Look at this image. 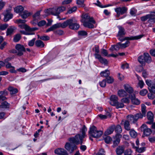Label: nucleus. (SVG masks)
I'll list each match as a JSON object with an SVG mask.
<instances>
[{"mask_svg": "<svg viewBox=\"0 0 155 155\" xmlns=\"http://www.w3.org/2000/svg\"><path fill=\"white\" fill-rule=\"evenodd\" d=\"M141 130L143 132L144 134L146 136H149L152 133L151 130L147 128L145 124H143L141 126Z\"/></svg>", "mask_w": 155, "mask_h": 155, "instance_id": "14", "label": "nucleus"}, {"mask_svg": "<svg viewBox=\"0 0 155 155\" xmlns=\"http://www.w3.org/2000/svg\"><path fill=\"white\" fill-rule=\"evenodd\" d=\"M117 27L119 31L117 36L118 37V39L120 41H123L125 40H137L141 38L143 36V35H140L134 36L127 37L124 38V36L126 34L125 29L121 26H118Z\"/></svg>", "mask_w": 155, "mask_h": 155, "instance_id": "3", "label": "nucleus"}, {"mask_svg": "<svg viewBox=\"0 0 155 155\" xmlns=\"http://www.w3.org/2000/svg\"><path fill=\"white\" fill-rule=\"evenodd\" d=\"M35 40L36 38H34L31 40L29 41L28 43V45L30 46H33L34 44Z\"/></svg>", "mask_w": 155, "mask_h": 155, "instance_id": "57", "label": "nucleus"}, {"mask_svg": "<svg viewBox=\"0 0 155 155\" xmlns=\"http://www.w3.org/2000/svg\"><path fill=\"white\" fill-rule=\"evenodd\" d=\"M124 104L122 102H119L118 101L115 105H114V106H115L116 108L118 109L120 108H122L124 107Z\"/></svg>", "mask_w": 155, "mask_h": 155, "instance_id": "42", "label": "nucleus"}, {"mask_svg": "<svg viewBox=\"0 0 155 155\" xmlns=\"http://www.w3.org/2000/svg\"><path fill=\"white\" fill-rule=\"evenodd\" d=\"M12 10L11 7L8 9H7L4 13V20L5 21H7L10 19H12L13 16V15L11 13Z\"/></svg>", "mask_w": 155, "mask_h": 155, "instance_id": "11", "label": "nucleus"}, {"mask_svg": "<svg viewBox=\"0 0 155 155\" xmlns=\"http://www.w3.org/2000/svg\"><path fill=\"white\" fill-rule=\"evenodd\" d=\"M20 32L25 35H32L34 34V33H29L26 31H25L23 30H21L20 31Z\"/></svg>", "mask_w": 155, "mask_h": 155, "instance_id": "64", "label": "nucleus"}, {"mask_svg": "<svg viewBox=\"0 0 155 155\" xmlns=\"http://www.w3.org/2000/svg\"><path fill=\"white\" fill-rule=\"evenodd\" d=\"M26 21L25 20L19 19L17 20L15 22L18 24L21 23L22 24L25 23Z\"/></svg>", "mask_w": 155, "mask_h": 155, "instance_id": "62", "label": "nucleus"}, {"mask_svg": "<svg viewBox=\"0 0 155 155\" xmlns=\"http://www.w3.org/2000/svg\"><path fill=\"white\" fill-rule=\"evenodd\" d=\"M127 8L126 7H119L114 9L115 12L117 13V16L119 17L120 15H123L127 13Z\"/></svg>", "mask_w": 155, "mask_h": 155, "instance_id": "9", "label": "nucleus"}, {"mask_svg": "<svg viewBox=\"0 0 155 155\" xmlns=\"http://www.w3.org/2000/svg\"><path fill=\"white\" fill-rule=\"evenodd\" d=\"M94 4H95L96 5H97L101 8H105V7H107L108 6H113V5H113V4H108L107 5L102 6L101 5V4L99 2V1H97V2L96 3H94Z\"/></svg>", "mask_w": 155, "mask_h": 155, "instance_id": "41", "label": "nucleus"}, {"mask_svg": "<svg viewBox=\"0 0 155 155\" xmlns=\"http://www.w3.org/2000/svg\"><path fill=\"white\" fill-rule=\"evenodd\" d=\"M76 3L79 7H84L85 5L84 1H77Z\"/></svg>", "mask_w": 155, "mask_h": 155, "instance_id": "47", "label": "nucleus"}, {"mask_svg": "<svg viewBox=\"0 0 155 155\" xmlns=\"http://www.w3.org/2000/svg\"><path fill=\"white\" fill-rule=\"evenodd\" d=\"M138 93V91H135L132 94H130L129 96L131 100L132 103L134 104L139 105L140 103V101L137 98H136L135 94H137Z\"/></svg>", "mask_w": 155, "mask_h": 155, "instance_id": "10", "label": "nucleus"}, {"mask_svg": "<svg viewBox=\"0 0 155 155\" xmlns=\"http://www.w3.org/2000/svg\"><path fill=\"white\" fill-rule=\"evenodd\" d=\"M104 140L106 143H109L111 141L112 138L110 136H108L104 138Z\"/></svg>", "mask_w": 155, "mask_h": 155, "instance_id": "46", "label": "nucleus"}, {"mask_svg": "<svg viewBox=\"0 0 155 155\" xmlns=\"http://www.w3.org/2000/svg\"><path fill=\"white\" fill-rule=\"evenodd\" d=\"M35 45L37 47L40 48H43L45 46L43 42L40 40L36 41L35 42Z\"/></svg>", "mask_w": 155, "mask_h": 155, "instance_id": "28", "label": "nucleus"}, {"mask_svg": "<svg viewBox=\"0 0 155 155\" xmlns=\"http://www.w3.org/2000/svg\"><path fill=\"white\" fill-rule=\"evenodd\" d=\"M130 43V42L127 41L125 43L121 44L120 42L118 43V44L120 45L121 48H125L128 47Z\"/></svg>", "mask_w": 155, "mask_h": 155, "instance_id": "38", "label": "nucleus"}, {"mask_svg": "<svg viewBox=\"0 0 155 155\" xmlns=\"http://www.w3.org/2000/svg\"><path fill=\"white\" fill-rule=\"evenodd\" d=\"M122 137V135L120 134H117L114 137V140L113 141V147H115L117 146L120 143V138Z\"/></svg>", "mask_w": 155, "mask_h": 155, "instance_id": "15", "label": "nucleus"}, {"mask_svg": "<svg viewBox=\"0 0 155 155\" xmlns=\"http://www.w3.org/2000/svg\"><path fill=\"white\" fill-rule=\"evenodd\" d=\"M15 29V27L11 26L8 28L7 31V35H11L14 32V30Z\"/></svg>", "mask_w": 155, "mask_h": 155, "instance_id": "32", "label": "nucleus"}, {"mask_svg": "<svg viewBox=\"0 0 155 155\" xmlns=\"http://www.w3.org/2000/svg\"><path fill=\"white\" fill-rule=\"evenodd\" d=\"M141 20L143 21H145L149 19L148 21H150L152 20L154 21H155V18H151V15L149 14L147 15L144 16H142L140 18Z\"/></svg>", "mask_w": 155, "mask_h": 155, "instance_id": "26", "label": "nucleus"}, {"mask_svg": "<svg viewBox=\"0 0 155 155\" xmlns=\"http://www.w3.org/2000/svg\"><path fill=\"white\" fill-rule=\"evenodd\" d=\"M148 93L147 90L145 89L141 90L139 92L141 96H144L145 95Z\"/></svg>", "mask_w": 155, "mask_h": 155, "instance_id": "45", "label": "nucleus"}, {"mask_svg": "<svg viewBox=\"0 0 155 155\" xmlns=\"http://www.w3.org/2000/svg\"><path fill=\"white\" fill-rule=\"evenodd\" d=\"M118 98L116 95H111L110 97V104L114 106L118 101Z\"/></svg>", "mask_w": 155, "mask_h": 155, "instance_id": "19", "label": "nucleus"}, {"mask_svg": "<svg viewBox=\"0 0 155 155\" xmlns=\"http://www.w3.org/2000/svg\"><path fill=\"white\" fill-rule=\"evenodd\" d=\"M117 94L120 97H126L128 95L127 93L124 89L119 90L117 91Z\"/></svg>", "mask_w": 155, "mask_h": 155, "instance_id": "24", "label": "nucleus"}, {"mask_svg": "<svg viewBox=\"0 0 155 155\" xmlns=\"http://www.w3.org/2000/svg\"><path fill=\"white\" fill-rule=\"evenodd\" d=\"M106 80L104 79L99 82L100 85L102 87H104L106 85Z\"/></svg>", "mask_w": 155, "mask_h": 155, "instance_id": "55", "label": "nucleus"}, {"mask_svg": "<svg viewBox=\"0 0 155 155\" xmlns=\"http://www.w3.org/2000/svg\"><path fill=\"white\" fill-rule=\"evenodd\" d=\"M17 51V55L20 56L23 55L24 52L26 51V49L23 45L20 44H17L15 46Z\"/></svg>", "mask_w": 155, "mask_h": 155, "instance_id": "8", "label": "nucleus"}, {"mask_svg": "<svg viewBox=\"0 0 155 155\" xmlns=\"http://www.w3.org/2000/svg\"><path fill=\"white\" fill-rule=\"evenodd\" d=\"M153 114L151 111L148 112L147 114V117L148 121L146 122V123L151 124H152L153 122Z\"/></svg>", "mask_w": 155, "mask_h": 155, "instance_id": "17", "label": "nucleus"}, {"mask_svg": "<svg viewBox=\"0 0 155 155\" xmlns=\"http://www.w3.org/2000/svg\"><path fill=\"white\" fill-rule=\"evenodd\" d=\"M68 25L70 29L73 30H78L80 27V25L72 18L67 20L62 23H59L53 25L46 30V32L53 31L60 27L65 28Z\"/></svg>", "mask_w": 155, "mask_h": 155, "instance_id": "1", "label": "nucleus"}, {"mask_svg": "<svg viewBox=\"0 0 155 155\" xmlns=\"http://www.w3.org/2000/svg\"><path fill=\"white\" fill-rule=\"evenodd\" d=\"M122 124H124V127L125 130L127 131L130 130V125L129 122L127 120H123L122 122Z\"/></svg>", "mask_w": 155, "mask_h": 155, "instance_id": "25", "label": "nucleus"}, {"mask_svg": "<svg viewBox=\"0 0 155 155\" xmlns=\"http://www.w3.org/2000/svg\"><path fill=\"white\" fill-rule=\"evenodd\" d=\"M132 151L130 149H127L124 151V155H132Z\"/></svg>", "mask_w": 155, "mask_h": 155, "instance_id": "49", "label": "nucleus"}, {"mask_svg": "<svg viewBox=\"0 0 155 155\" xmlns=\"http://www.w3.org/2000/svg\"><path fill=\"white\" fill-rule=\"evenodd\" d=\"M125 147L124 146H119L117 147L116 152L117 155H121L124 151Z\"/></svg>", "mask_w": 155, "mask_h": 155, "instance_id": "20", "label": "nucleus"}, {"mask_svg": "<svg viewBox=\"0 0 155 155\" xmlns=\"http://www.w3.org/2000/svg\"><path fill=\"white\" fill-rule=\"evenodd\" d=\"M54 153L58 155H68L67 151L62 148H58L54 150Z\"/></svg>", "mask_w": 155, "mask_h": 155, "instance_id": "16", "label": "nucleus"}, {"mask_svg": "<svg viewBox=\"0 0 155 155\" xmlns=\"http://www.w3.org/2000/svg\"><path fill=\"white\" fill-rule=\"evenodd\" d=\"M121 67L123 69H128L129 68V64L127 63L124 64H122Z\"/></svg>", "mask_w": 155, "mask_h": 155, "instance_id": "60", "label": "nucleus"}, {"mask_svg": "<svg viewBox=\"0 0 155 155\" xmlns=\"http://www.w3.org/2000/svg\"><path fill=\"white\" fill-rule=\"evenodd\" d=\"M64 148L69 152L71 153L77 149V146L75 145H71L70 143H66L65 145Z\"/></svg>", "mask_w": 155, "mask_h": 155, "instance_id": "12", "label": "nucleus"}, {"mask_svg": "<svg viewBox=\"0 0 155 155\" xmlns=\"http://www.w3.org/2000/svg\"><path fill=\"white\" fill-rule=\"evenodd\" d=\"M129 98H130L129 97H126L123 98L121 99V102H122L123 103L129 104L130 102Z\"/></svg>", "mask_w": 155, "mask_h": 155, "instance_id": "44", "label": "nucleus"}, {"mask_svg": "<svg viewBox=\"0 0 155 155\" xmlns=\"http://www.w3.org/2000/svg\"><path fill=\"white\" fill-rule=\"evenodd\" d=\"M78 34L80 36H86L87 35V33L86 31H81L78 32Z\"/></svg>", "mask_w": 155, "mask_h": 155, "instance_id": "54", "label": "nucleus"}, {"mask_svg": "<svg viewBox=\"0 0 155 155\" xmlns=\"http://www.w3.org/2000/svg\"><path fill=\"white\" fill-rule=\"evenodd\" d=\"M105 80H106V81H107V83L109 84H111L114 81L113 78L110 77L106 78Z\"/></svg>", "mask_w": 155, "mask_h": 155, "instance_id": "52", "label": "nucleus"}, {"mask_svg": "<svg viewBox=\"0 0 155 155\" xmlns=\"http://www.w3.org/2000/svg\"><path fill=\"white\" fill-rule=\"evenodd\" d=\"M95 58L98 59L102 64H106L107 63V60L102 57L100 55L96 54V58Z\"/></svg>", "mask_w": 155, "mask_h": 155, "instance_id": "23", "label": "nucleus"}, {"mask_svg": "<svg viewBox=\"0 0 155 155\" xmlns=\"http://www.w3.org/2000/svg\"><path fill=\"white\" fill-rule=\"evenodd\" d=\"M138 61L141 64H143L144 62H145V57L144 54L143 55L140 56L138 58Z\"/></svg>", "mask_w": 155, "mask_h": 155, "instance_id": "39", "label": "nucleus"}, {"mask_svg": "<svg viewBox=\"0 0 155 155\" xmlns=\"http://www.w3.org/2000/svg\"><path fill=\"white\" fill-rule=\"evenodd\" d=\"M40 11L37 12L33 16V18L37 19L39 18L40 15Z\"/></svg>", "mask_w": 155, "mask_h": 155, "instance_id": "59", "label": "nucleus"}, {"mask_svg": "<svg viewBox=\"0 0 155 155\" xmlns=\"http://www.w3.org/2000/svg\"><path fill=\"white\" fill-rule=\"evenodd\" d=\"M77 9V8L76 6L73 7V8H70L67 12V13L69 14H71L74 12L76 11Z\"/></svg>", "mask_w": 155, "mask_h": 155, "instance_id": "56", "label": "nucleus"}, {"mask_svg": "<svg viewBox=\"0 0 155 155\" xmlns=\"http://www.w3.org/2000/svg\"><path fill=\"white\" fill-rule=\"evenodd\" d=\"M127 121L130 122L134 123L135 122L134 120V115H128L127 116Z\"/></svg>", "mask_w": 155, "mask_h": 155, "instance_id": "36", "label": "nucleus"}, {"mask_svg": "<svg viewBox=\"0 0 155 155\" xmlns=\"http://www.w3.org/2000/svg\"><path fill=\"white\" fill-rule=\"evenodd\" d=\"M115 128V126L114 125L110 127L105 132L104 135L106 136L111 134L113 132Z\"/></svg>", "mask_w": 155, "mask_h": 155, "instance_id": "21", "label": "nucleus"}, {"mask_svg": "<svg viewBox=\"0 0 155 155\" xmlns=\"http://www.w3.org/2000/svg\"><path fill=\"white\" fill-rule=\"evenodd\" d=\"M137 12V10L134 8H132L130 10V14L132 16H134L136 15Z\"/></svg>", "mask_w": 155, "mask_h": 155, "instance_id": "53", "label": "nucleus"}, {"mask_svg": "<svg viewBox=\"0 0 155 155\" xmlns=\"http://www.w3.org/2000/svg\"><path fill=\"white\" fill-rule=\"evenodd\" d=\"M100 74L102 77H106L110 75V71L108 70H106L105 71L101 72Z\"/></svg>", "mask_w": 155, "mask_h": 155, "instance_id": "35", "label": "nucleus"}, {"mask_svg": "<svg viewBox=\"0 0 155 155\" xmlns=\"http://www.w3.org/2000/svg\"><path fill=\"white\" fill-rule=\"evenodd\" d=\"M49 37L46 35H43L40 37V39L44 41H47L49 39Z\"/></svg>", "mask_w": 155, "mask_h": 155, "instance_id": "58", "label": "nucleus"}, {"mask_svg": "<svg viewBox=\"0 0 155 155\" xmlns=\"http://www.w3.org/2000/svg\"><path fill=\"white\" fill-rule=\"evenodd\" d=\"M8 94V92L6 90L0 91V102L6 99L5 96Z\"/></svg>", "mask_w": 155, "mask_h": 155, "instance_id": "18", "label": "nucleus"}, {"mask_svg": "<svg viewBox=\"0 0 155 155\" xmlns=\"http://www.w3.org/2000/svg\"><path fill=\"white\" fill-rule=\"evenodd\" d=\"M138 84L140 88L142 89L144 86V83L143 80H139Z\"/></svg>", "mask_w": 155, "mask_h": 155, "instance_id": "51", "label": "nucleus"}, {"mask_svg": "<svg viewBox=\"0 0 155 155\" xmlns=\"http://www.w3.org/2000/svg\"><path fill=\"white\" fill-rule=\"evenodd\" d=\"M46 23V21L45 20H41L39 21L38 25L39 26H42L45 25Z\"/></svg>", "mask_w": 155, "mask_h": 155, "instance_id": "63", "label": "nucleus"}, {"mask_svg": "<svg viewBox=\"0 0 155 155\" xmlns=\"http://www.w3.org/2000/svg\"><path fill=\"white\" fill-rule=\"evenodd\" d=\"M114 130L115 132L117 133V134L120 133L122 132L121 127L119 125H117L116 126H115Z\"/></svg>", "mask_w": 155, "mask_h": 155, "instance_id": "40", "label": "nucleus"}, {"mask_svg": "<svg viewBox=\"0 0 155 155\" xmlns=\"http://www.w3.org/2000/svg\"><path fill=\"white\" fill-rule=\"evenodd\" d=\"M20 15L22 18L25 19L30 15L31 13L30 12H28L27 11H25L23 12H21Z\"/></svg>", "mask_w": 155, "mask_h": 155, "instance_id": "27", "label": "nucleus"}, {"mask_svg": "<svg viewBox=\"0 0 155 155\" xmlns=\"http://www.w3.org/2000/svg\"><path fill=\"white\" fill-rule=\"evenodd\" d=\"M87 129L85 125H84L81 129L80 133L77 134L74 137H70L68 140L71 143L76 145L83 144L84 139L86 136V132Z\"/></svg>", "mask_w": 155, "mask_h": 155, "instance_id": "2", "label": "nucleus"}, {"mask_svg": "<svg viewBox=\"0 0 155 155\" xmlns=\"http://www.w3.org/2000/svg\"><path fill=\"white\" fill-rule=\"evenodd\" d=\"M146 83L148 86V89L150 92L155 94V79L153 81L146 80Z\"/></svg>", "mask_w": 155, "mask_h": 155, "instance_id": "7", "label": "nucleus"}, {"mask_svg": "<svg viewBox=\"0 0 155 155\" xmlns=\"http://www.w3.org/2000/svg\"><path fill=\"white\" fill-rule=\"evenodd\" d=\"M18 26L21 29H25L27 31H32L36 30L38 28H30L29 26L25 23L19 25Z\"/></svg>", "mask_w": 155, "mask_h": 155, "instance_id": "13", "label": "nucleus"}, {"mask_svg": "<svg viewBox=\"0 0 155 155\" xmlns=\"http://www.w3.org/2000/svg\"><path fill=\"white\" fill-rule=\"evenodd\" d=\"M24 10V8L21 6H18L14 8L15 12L16 13H19L20 14Z\"/></svg>", "mask_w": 155, "mask_h": 155, "instance_id": "29", "label": "nucleus"}, {"mask_svg": "<svg viewBox=\"0 0 155 155\" xmlns=\"http://www.w3.org/2000/svg\"><path fill=\"white\" fill-rule=\"evenodd\" d=\"M124 88L126 92H128L130 94L134 92L133 88L128 84H125L124 85Z\"/></svg>", "mask_w": 155, "mask_h": 155, "instance_id": "22", "label": "nucleus"}, {"mask_svg": "<svg viewBox=\"0 0 155 155\" xmlns=\"http://www.w3.org/2000/svg\"><path fill=\"white\" fill-rule=\"evenodd\" d=\"M8 90L10 92L11 94H16L18 92V90L17 88H15L11 86L8 87Z\"/></svg>", "mask_w": 155, "mask_h": 155, "instance_id": "34", "label": "nucleus"}, {"mask_svg": "<svg viewBox=\"0 0 155 155\" xmlns=\"http://www.w3.org/2000/svg\"><path fill=\"white\" fill-rule=\"evenodd\" d=\"M129 131V134L130 136L132 138H135L137 135V132L133 129H130Z\"/></svg>", "mask_w": 155, "mask_h": 155, "instance_id": "33", "label": "nucleus"}, {"mask_svg": "<svg viewBox=\"0 0 155 155\" xmlns=\"http://www.w3.org/2000/svg\"><path fill=\"white\" fill-rule=\"evenodd\" d=\"M146 107L145 105L144 104H141V111L142 112V115L143 116H145L146 113Z\"/></svg>", "mask_w": 155, "mask_h": 155, "instance_id": "43", "label": "nucleus"}, {"mask_svg": "<svg viewBox=\"0 0 155 155\" xmlns=\"http://www.w3.org/2000/svg\"><path fill=\"white\" fill-rule=\"evenodd\" d=\"M95 53L94 54V56L95 58H96V54L100 55L99 54H98L99 52V46H96L95 47Z\"/></svg>", "mask_w": 155, "mask_h": 155, "instance_id": "61", "label": "nucleus"}, {"mask_svg": "<svg viewBox=\"0 0 155 155\" xmlns=\"http://www.w3.org/2000/svg\"><path fill=\"white\" fill-rule=\"evenodd\" d=\"M8 26V25L7 24H2L0 25V29L4 30Z\"/></svg>", "mask_w": 155, "mask_h": 155, "instance_id": "50", "label": "nucleus"}, {"mask_svg": "<svg viewBox=\"0 0 155 155\" xmlns=\"http://www.w3.org/2000/svg\"><path fill=\"white\" fill-rule=\"evenodd\" d=\"M145 57V61L148 63H150L151 61V58L149 54L147 53H144Z\"/></svg>", "mask_w": 155, "mask_h": 155, "instance_id": "30", "label": "nucleus"}, {"mask_svg": "<svg viewBox=\"0 0 155 155\" xmlns=\"http://www.w3.org/2000/svg\"><path fill=\"white\" fill-rule=\"evenodd\" d=\"M65 9L64 6L59 7L57 8H53L51 9L47 10L46 12H49L53 15L58 16L59 14Z\"/></svg>", "mask_w": 155, "mask_h": 155, "instance_id": "6", "label": "nucleus"}, {"mask_svg": "<svg viewBox=\"0 0 155 155\" xmlns=\"http://www.w3.org/2000/svg\"><path fill=\"white\" fill-rule=\"evenodd\" d=\"M136 151L139 153L143 152L145 150V147H144L140 148H139L138 147H136Z\"/></svg>", "mask_w": 155, "mask_h": 155, "instance_id": "48", "label": "nucleus"}, {"mask_svg": "<svg viewBox=\"0 0 155 155\" xmlns=\"http://www.w3.org/2000/svg\"><path fill=\"white\" fill-rule=\"evenodd\" d=\"M103 133V131L97 130L94 126H92L90 128L89 131V135L94 138H99L101 137Z\"/></svg>", "mask_w": 155, "mask_h": 155, "instance_id": "5", "label": "nucleus"}, {"mask_svg": "<svg viewBox=\"0 0 155 155\" xmlns=\"http://www.w3.org/2000/svg\"><path fill=\"white\" fill-rule=\"evenodd\" d=\"M135 122H136L138 119L142 118L143 116L141 113H137L134 115Z\"/></svg>", "mask_w": 155, "mask_h": 155, "instance_id": "37", "label": "nucleus"}, {"mask_svg": "<svg viewBox=\"0 0 155 155\" xmlns=\"http://www.w3.org/2000/svg\"><path fill=\"white\" fill-rule=\"evenodd\" d=\"M21 38V34H17L14 36L13 41L15 42H18L20 40Z\"/></svg>", "mask_w": 155, "mask_h": 155, "instance_id": "31", "label": "nucleus"}, {"mask_svg": "<svg viewBox=\"0 0 155 155\" xmlns=\"http://www.w3.org/2000/svg\"><path fill=\"white\" fill-rule=\"evenodd\" d=\"M81 21L83 23L84 26L90 28H94L93 24H95L96 22L93 18L91 17L87 14L82 15Z\"/></svg>", "mask_w": 155, "mask_h": 155, "instance_id": "4", "label": "nucleus"}]
</instances>
